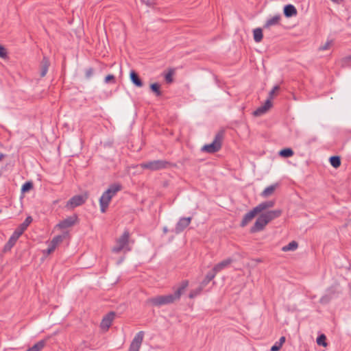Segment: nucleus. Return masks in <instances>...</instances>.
<instances>
[{"mask_svg": "<svg viewBox=\"0 0 351 351\" xmlns=\"http://www.w3.org/2000/svg\"><path fill=\"white\" fill-rule=\"evenodd\" d=\"M93 73V69L89 68L86 70V77H90Z\"/></svg>", "mask_w": 351, "mask_h": 351, "instance_id": "obj_45", "label": "nucleus"}, {"mask_svg": "<svg viewBox=\"0 0 351 351\" xmlns=\"http://www.w3.org/2000/svg\"><path fill=\"white\" fill-rule=\"evenodd\" d=\"M56 250V247L53 246L50 243L48 244V248L47 249L46 252L47 254H51L54 250Z\"/></svg>", "mask_w": 351, "mask_h": 351, "instance_id": "obj_43", "label": "nucleus"}, {"mask_svg": "<svg viewBox=\"0 0 351 351\" xmlns=\"http://www.w3.org/2000/svg\"><path fill=\"white\" fill-rule=\"evenodd\" d=\"M298 247V243L296 241H293L290 242L288 245L283 246L282 250L283 252L295 251L297 250Z\"/></svg>", "mask_w": 351, "mask_h": 351, "instance_id": "obj_28", "label": "nucleus"}, {"mask_svg": "<svg viewBox=\"0 0 351 351\" xmlns=\"http://www.w3.org/2000/svg\"><path fill=\"white\" fill-rule=\"evenodd\" d=\"M280 15H276L271 17V19H268L265 24L264 25L265 29H268L271 26L278 25L280 23Z\"/></svg>", "mask_w": 351, "mask_h": 351, "instance_id": "obj_25", "label": "nucleus"}, {"mask_svg": "<svg viewBox=\"0 0 351 351\" xmlns=\"http://www.w3.org/2000/svg\"><path fill=\"white\" fill-rule=\"evenodd\" d=\"M122 189L121 184L116 182L110 184L107 190L105 191V193H107V195L112 199Z\"/></svg>", "mask_w": 351, "mask_h": 351, "instance_id": "obj_11", "label": "nucleus"}, {"mask_svg": "<svg viewBox=\"0 0 351 351\" xmlns=\"http://www.w3.org/2000/svg\"><path fill=\"white\" fill-rule=\"evenodd\" d=\"M173 70L171 69L165 75V79L167 83L170 84L173 82Z\"/></svg>", "mask_w": 351, "mask_h": 351, "instance_id": "obj_36", "label": "nucleus"}, {"mask_svg": "<svg viewBox=\"0 0 351 351\" xmlns=\"http://www.w3.org/2000/svg\"><path fill=\"white\" fill-rule=\"evenodd\" d=\"M32 221V217L28 216L27 217H26L25 221L14 230V232L18 233V234L21 236L27 229V228L29 226Z\"/></svg>", "mask_w": 351, "mask_h": 351, "instance_id": "obj_19", "label": "nucleus"}, {"mask_svg": "<svg viewBox=\"0 0 351 351\" xmlns=\"http://www.w3.org/2000/svg\"><path fill=\"white\" fill-rule=\"evenodd\" d=\"M106 83H115V77L113 75H108L104 80Z\"/></svg>", "mask_w": 351, "mask_h": 351, "instance_id": "obj_39", "label": "nucleus"}, {"mask_svg": "<svg viewBox=\"0 0 351 351\" xmlns=\"http://www.w3.org/2000/svg\"><path fill=\"white\" fill-rule=\"evenodd\" d=\"M143 3H145L146 5L147 6H151L152 5H154V1H142Z\"/></svg>", "mask_w": 351, "mask_h": 351, "instance_id": "obj_47", "label": "nucleus"}, {"mask_svg": "<svg viewBox=\"0 0 351 351\" xmlns=\"http://www.w3.org/2000/svg\"><path fill=\"white\" fill-rule=\"evenodd\" d=\"M77 219V217L76 215L69 217L65 219L64 220H62V221H60L58 224V226L60 228H63V229L71 227L75 223Z\"/></svg>", "mask_w": 351, "mask_h": 351, "instance_id": "obj_17", "label": "nucleus"}, {"mask_svg": "<svg viewBox=\"0 0 351 351\" xmlns=\"http://www.w3.org/2000/svg\"><path fill=\"white\" fill-rule=\"evenodd\" d=\"M348 60H351V55L346 58Z\"/></svg>", "mask_w": 351, "mask_h": 351, "instance_id": "obj_50", "label": "nucleus"}, {"mask_svg": "<svg viewBox=\"0 0 351 351\" xmlns=\"http://www.w3.org/2000/svg\"><path fill=\"white\" fill-rule=\"evenodd\" d=\"M234 260L231 258H228L219 263L216 264L213 267V271L217 274L218 272L221 271V270L228 268L230 267L232 263H233Z\"/></svg>", "mask_w": 351, "mask_h": 351, "instance_id": "obj_12", "label": "nucleus"}, {"mask_svg": "<svg viewBox=\"0 0 351 351\" xmlns=\"http://www.w3.org/2000/svg\"><path fill=\"white\" fill-rule=\"evenodd\" d=\"M285 337H281L279 339V341H278V343H279L280 346H282V344L285 343Z\"/></svg>", "mask_w": 351, "mask_h": 351, "instance_id": "obj_46", "label": "nucleus"}, {"mask_svg": "<svg viewBox=\"0 0 351 351\" xmlns=\"http://www.w3.org/2000/svg\"><path fill=\"white\" fill-rule=\"evenodd\" d=\"M282 346L279 345L278 342H276L274 346H271L270 351H278Z\"/></svg>", "mask_w": 351, "mask_h": 351, "instance_id": "obj_44", "label": "nucleus"}, {"mask_svg": "<svg viewBox=\"0 0 351 351\" xmlns=\"http://www.w3.org/2000/svg\"><path fill=\"white\" fill-rule=\"evenodd\" d=\"M279 90H280V86H278V85L275 86L273 88V89L269 92V98L272 99L274 98V95L276 94V93L277 91H278Z\"/></svg>", "mask_w": 351, "mask_h": 351, "instance_id": "obj_38", "label": "nucleus"}, {"mask_svg": "<svg viewBox=\"0 0 351 351\" xmlns=\"http://www.w3.org/2000/svg\"><path fill=\"white\" fill-rule=\"evenodd\" d=\"M330 162L333 167L337 168L341 165V158L337 156H331L330 158Z\"/></svg>", "mask_w": 351, "mask_h": 351, "instance_id": "obj_32", "label": "nucleus"}, {"mask_svg": "<svg viewBox=\"0 0 351 351\" xmlns=\"http://www.w3.org/2000/svg\"><path fill=\"white\" fill-rule=\"evenodd\" d=\"M277 186H278V184H272V185H270V186L266 187L262 191V193H261V195L264 198L269 197L274 193Z\"/></svg>", "mask_w": 351, "mask_h": 351, "instance_id": "obj_24", "label": "nucleus"}, {"mask_svg": "<svg viewBox=\"0 0 351 351\" xmlns=\"http://www.w3.org/2000/svg\"><path fill=\"white\" fill-rule=\"evenodd\" d=\"M7 56V53L5 49L0 45V58H5Z\"/></svg>", "mask_w": 351, "mask_h": 351, "instance_id": "obj_41", "label": "nucleus"}, {"mask_svg": "<svg viewBox=\"0 0 351 351\" xmlns=\"http://www.w3.org/2000/svg\"><path fill=\"white\" fill-rule=\"evenodd\" d=\"M189 286L188 280H183L181 282L177 289L175 291L174 293H173V296L175 298L176 301L179 300L182 294L186 290V289Z\"/></svg>", "mask_w": 351, "mask_h": 351, "instance_id": "obj_15", "label": "nucleus"}, {"mask_svg": "<svg viewBox=\"0 0 351 351\" xmlns=\"http://www.w3.org/2000/svg\"><path fill=\"white\" fill-rule=\"evenodd\" d=\"M46 341L41 340L35 343L32 347L27 349L26 351H40L45 346Z\"/></svg>", "mask_w": 351, "mask_h": 351, "instance_id": "obj_27", "label": "nucleus"}, {"mask_svg": "<svg viewBox=\"0 0 351 351\" xmlns=\"http://www.w3.org/2000/svg\"><path fill=\"white\" fill-rule=\"evenodd\" d=\"M130 77L132 82L137 87H142L143 84L141 80L140 79L137 73L134 71H131L130 73Z\"/></svg>", "mask_w": 351, "mask_h": 351, "instance_id": "obj_23", "label": "nucleus"}, {"mask_svg": "<svg viewBox=\"0 0 351 351\" xmlns=\"http://www.w3.org/2000/svg\"><path fill=\"white\" fill-rule=\"evenodd\" d=\"M144 337V332H138L132 341L128 351H139Z\"/></svg>", "mask_w": 351, "mask_h": 351, "instance_id": "obj_7", "label": "nucleus"}, {"mask_svg": "<svg viewBox=\"0 0 351 351\" xmlns=\"http://www.w3.org/2000/svg\"><path fill=\"white\" fill-rule=\"evenodd\" d=\"M130 238V232L128 230L124 231L123 234L117 239L115 245L112 247V252L114 253H119L121 251L125 250L130 251V248L128 247V242Z\"/></svg>", "mask_w": 351, "mask_h": 351, "instance_id": "obj_3", "label": "nucleus"}, {"mask_svg": "<svg viewBox=\"0 0 351 351\" xmlns=\"http://www.w3.org/2000/svg\"><path fill=\"white\" fill-rule=\"evenodd\" d=\"M271 99L268 97L265 101V104L254 111L253 114L256 117L261 116L265 114L271 107Z\"/></svg>", "mask_w": 351, "mask_h": 351, "instance_id": "obj_13", "label": "nucleus"}, {"mask_svg": "<svg viewBox=\"0 0 351 351\" xmlns=\"http://www.w3.org/2000/svg\"><path fill=\"white\" fill-rule=\"evenodd\" d=\"M331 44V42L330 41H328L327 43H326L324 45L319 47V49L320 51H324V50H326L329 48L330 45Z\"/></svg>", "mask_w": 351, "mask_h": 351, "instance_id": "obj_42", "label": "nucleus"}, {"mask_svg": "<svg viewBox=\"0 0 351 351\" xmlns=\"http://www.w3.org/2000/svg\"><path fill=\"white\" fill-rule=\"evenodd\" d=\"M204 288V287H203L201 285H199V286L197 288L193 289L190 291L189 298L191 299H193V298H195L196 296L199 295L201 293V292L202 291Z\"/></svg>", "mask_w": 351, "mask_h": 351, "instance_id": "obj_31", "label": "nucleus"}, {"mask_svg": "<svg viewBox=\"0 0 351 351\" xmlns=\"http://www.w3.org/2000/svg\"><path fill=\"white\" fill-rule=\"evenodd\" d=\"M20 237V235L18 234V233L14 232L10 238L9 239L8 241L4 246V250L8 251L10 250L16 243V241Z\"/></svg>", "mask_w": 351, "mask_h": 351, "instance_id": "obj_20", "label": "nucleus"}, {"mask_svg": "<svg viewBox=\"0 0 351 351\" xmlns=\"http://www.w3.org/2000/svg\"><path fill=\"white\" fill-rule=\"evenodd\" d=\"M169 165L170 162L165 160H152L140 164L141 168L153 171L167 169Z\"/></svg>", "mask_w": 351, "mask_h": 351, "instance_id": "obj_2", "label": "nucleus"}, {"mask_svg": "<svg viewBox=\"0 0 351 351\" xmlns=\"http://www.w3.org/2000/svg\"><path fill=\"white\" fill-rule=\"evenodd\" d=\"M64 239V235H58L53 238L51 240L53 243L56 244V245H58L60 243H61L63 241V239Z\"/></svg>", "mask_w": 351, "mask_h": 351, "instance_id": "obj_37", "label": "nucleus"}, {"mask_svg": "<svg viewBox=\"0 0 351 351\" xmlns=\"http://www.w3.org/2000/svg\"><path fill=\"white\" fill-rule=\"evenodd\" d=\"M317 341V343L319 346H322L324 347H326L327 346L326 337L325 335H324V334H322L321 335H319L317 338V341Z\"/></svg>", "mask_w": 351, "mask_h": 351, "instance_id": "obj_34", "label": "nucleus"}, {"mask_svg": "<svg viewBox=\"0 0 351 351\" xmlns=\"http://www.w3.org/2000/svg\"><path fill=\"white\" fill-rule=\"evenodd\" d=\"M274 205H275V201L269 200V201H265V202H261V204H259L254 208L257 210V212L258 213H260L267 209L274 207Z\"/></svg>", "mask_w": 351, "mask_h": 351, "instance_id": "obj_18", "label": "nucleus"}, {"mask_svg": "<svg viewBox=\"0 0 351 351\" xmlns=\"http://www.w3.org/2000/svg\"><path fill=\"white\" fill-rule=\"evenodd\" d=\"M294 152L291 148H285L279 152V156L283 158H289L293 156Z\"/></svg>", "mask_w": 351, "mask_h": 351, "instance_id": "obj_30", "label": "nucleus"}, {"mask_svg": "<svg viewBox=\"0 0 351 351\" xmlns=\"http://www.w3.org/2000/svg\"><path fill=\"white\" fill-rule=\"evenodd\" d=\"M49 243H50L53 246H54L56 248V247L58 246V245H56V244H55L54 243H53V241H51Z\"/></svg>", "mask_w": 351, "mask_h": 351, "instance_id": "obj_49", "label": "nucleus"}, {"mask_svg": "<svg viewBox=\"0 0 351 351\" xmlns=\"http://www.w3.org/2000/svg\"><path fill=\"white\" fill-rule=\"evenodd\" d=\"M330 299H331V296L330 295H326L322 296L320 298V302L322 304H326V303L329 302Z\"/></svg>", "mask_w": 351, "mask_h": 351, "instance_id": "obj_40", "label": "nucleus"}, {"mask_svg": "<svg viewBox=\"0 0 351 351\" xmlns=\"http://www.w3.org/2000/svg\"><path fill=\"white\" fill-rule=\"evenodd\" d=\"M151 90L155 93L156 96H160L162 95V92L160 90V85L158 83H154L150 85Z\"/></svg>", "mask_w": 351, "mask_h": 351, "instance_id": "obj_33", "label": "nucleus"}, {"mask_svg": "<svg viewBox=\"0 0 351 351\" xmlns=\"http://www.w3.org/2000/svg\"><path fill=\"white\" fill-rule=\"evenodd\" d=\"M174 302H176V300L172 294L157 295L154 298H150L147 300V303L151 304L156 306H160L162 305L172 304Z\"/></svg>", "mask_w": 351, "mask_h": 351, "instance_id": "obj_4", "label": "nucleus"}, {"mask_svg": "<svg viewBox=\"0 0 351 351\" xmlns=\"http://www.w3.org/2000/svg\"><path fill=\"white\" fill-rule=\"evenodd\" d=\"M282 213L281 209H276L273 210H269L264 213H262L265 217V219L269 223L271 221L279 217Z\"/></svg>", "mask_w": 351, "mask_h": 351, "instance_id": "obj_14", "label": "nucleus"}, {"mask_svg": "<svg viewBox=\"0 0 351 351\" xmlns=\"http://www.w3.org/2000/svg\"><path fill=\"white\" fill-rule=\"evenodd\" d=\"M258 213L257 210L254 208L252 210L247 213L243 217V219L241 222V226L245 227L253 219L254 217L258 214Z\"/></svg>", "mask_w": 351, "mask_h": 351, "instance_id": "obj_16", "label": "nucleus"}, {"mask_svg": "<svg viewBox=\"0 0 351 351\" xmlns=\"http://www.w3.org/2000/svg\"><path fill=\"white\" fill-rule=\"evenodd\" d=\"M192 220V217H182L179 219L178 223H176V228L173 230V232L176 234H180L184 230L187 228L191 223Z\"/></svg>", "mask_w": 351, "mask_h": 351, "instance_id": "obj_8", "label": "nucleus"}, {"mask_svg": "<svg viewBox=\"0 0 351 351\" xmlns=\"http://www.w3.org/2000/svg\"><path fill=\"white\" fill-rule=\"evenodd\" d=\"M254 39L256 43H260L263 39V30L261 28H256L253 31Z\"/></svg>", "mask_w": 351, "mask_h": 351, "instance_id": "obj_29", "label": "nucleus"}, {"mask_svg": "<svg viewBox=\"0 0 351 351\" xmlns=\"http://www.w3.org/2000/svg\"><path fill=\"white\" fill-rule=\"evenodd\" d=\"M267 224V221L265 219L263 214H261L256 219L253 226H252L250 232L255 233L262 231Z\"/></svg>", "mask_w": 351, "mask_h": 351, "instance_id": "obj_6", "label": "nucleus"}, {"mask_svg": "<svg viewBox=\"0 0 351 351\" xmlns=\"http://www.w3.org/2000/svg\"><path fill=\"white\" fill-rule=\"evenodd\" d=\"M115 313L114 312H110L106 315L100 324V327L104 331H107L110 326L112 325V321L114 319Z\"/></svg>", "mask_w": 351, "mask_h": 351, "instance_id": "obj_9", "label": "nucleus"}, {"mask_svg": "<svg viewBox=\"0 0 351 351\" xmlns=\"http://www.w3.org/2000/svg\"><path fill=\"white\" fill-rule=\"evenodd\" d=\"M284 14L286 17H291L297 15L296 8L291 4H289L284 8Z\"/></svg>", "mask_w": 351, "mask_h": 351, "instance_id": "obj_21", "label": "nucleus"}, {"mask_svg": "<svg viewBox=\"0 0 351 351\" xmlns=\"http://www.w3.org/2000/svg\"><path fill=\"white\" fill-rule=\"evenodd\" d=\"M33 188V184L31 182H26L21 188V191L23 193L29 191Z\"/></svg>", "mask_w": 351, "mask_h": 351, "instance_id": "obj_35", "label": "nucleus"}, {"mask_svg": "<svg viewBox=\"0 0 351 351\" xmlns=\"http://www.w3.org/2000/svg\"><path fill=\"white\" fill-rule=\"evenodd\" d=\"M87 199L86 195H77L71 197L66 203V207L67 208H74L77 206H81L85 203Z\"/></svg>", "mask_w": 351, "mask_h": 351, "instance_id": "obj_5", "label": "nucleus"}, {"mask_svg": "<svg viewBox=\"0 0 351 351\" xmlns=\"http://www.w3.org/2000/svg\"><path fill=\"white\" fill-rule=\"evenodd\" d=\"M5 158V154L0 153V161Z\"/></svg>", "mask_w": 351, "mask_h": 351, "instance_id": "obj_48", "label": "nucleus"}, {"mask_svg": "<svg viewBox=\"0 0 351 351\" xmlns=\"http://www.w3.org/2000/svg\"><path fill=\"white\" fill-rule=\"evenodd\" d=\"M50 65L49 60L44 57L40 63V77H45L48 71Z\"/></svg>", "mask_w": 351, "mask_h": 351, "instance_id": "obj_22", "label": "nucleus"}, {"mask_svg": "<svg viewBox=\"0 0 351 351\" xmlns=\"http://www.w3.org/2000/svg\"><path fill=\"white\" fill-rule=\"evenodd\" d=\"M223 131H219L215 136L213 141L202 147V151L213 154L218 152L221 147V143L223 138Z\"/></svg>", "mask_w": 351, "mask_h": 351, "instance_id": "obj_1", "label": "nucleus"}, {"mask_svg": "<svg viewBox=\"0 0 351 351\" xmlns=\"http://www.w3.org/2000/svg\"><path fill=\"white\" fill-rule=\"evenodd\" d=\"M163 231H164L165 233H167V228L166 227H165L163 228Z\"/></svg>", "mask_w": 351, "mask_h": 351, "instance_id": "obj_51", "label": "nucleus"}, {"mask_svg": "<svg viewBox=\"0 0 351 351\" xmlns=\"http://www.w3.org/2000/svg\"><path fill=\"white\" fill-rule=\"evenodd\" d=\"M112 200V198L110 197L107 195V193H105V191L102 193L101 197L99 198V206H100V210L102 213H105L109 206V204Z\"/></svg>", "mask_w": 351, "mask_h": 351, "instance_id": "obj_10", "label": "nucleus"}, {"mask_svg": "<svg viewBox=\"0 0 351 351\" xmlns=\"http://www.w3.org/2000/svg\"><path fill=\"white\" fill-rule=\"evenodd\" d=\"M216 273L213 270L212 271L208 272L205 276L204 279L202 281L200 285L205 287L208 285V284L213 280L216 276Z\"/></svg>", "mask_w": 351, "mask_h": 351, "instance_id": "obj_26", "label": "nucleus"}]
</instances>
